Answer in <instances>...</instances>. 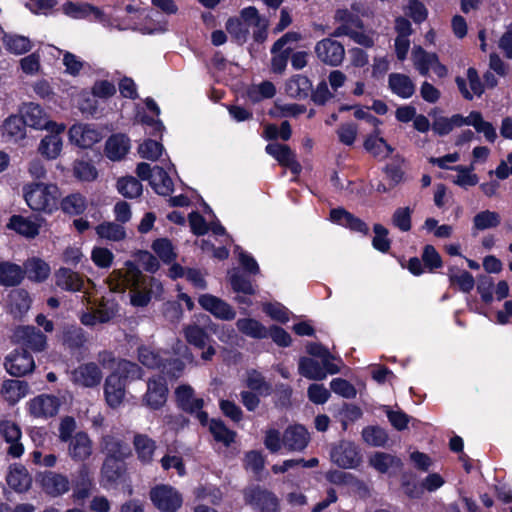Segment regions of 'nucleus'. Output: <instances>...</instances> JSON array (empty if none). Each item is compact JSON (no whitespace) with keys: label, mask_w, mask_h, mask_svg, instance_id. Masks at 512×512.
<instances>
[{"label":"nucleus","mask_w":512,"mask_h":512,"mask_svg":"<svg viewBox=\"0 0 512 512\" xmlns=\"http://www.w3.org/2000/svg\"><path fill=\"white\" fill-rule=\"evenodd\" d=\"M117 189L126 198H136L142 193V184L135 177L129 176L118 180Z\"/></svg>","instance_id":"4d7b16f0"},{"label":"nucleus","mask_w":512,"mask_h":512,"mask_svg":"<svg viewBox=\"0 0 512 512\" xmlns=\"http://www.w3.org/2000/svg\"><path fill=\"white\" fill-rule=\"evenodd\" d=\"M112 374L120 375V379L125 382L128 379H140L143 375V371L136 363L123 359L118 362L116 371Z\"/></svg>","instance_id":"5fc2aeb1"},{"label":"nucleus","mask_w":512,"mask_h":512,"mask_svg":"<svg viewBox=\"0 0 512 512\" xmlns=\"http://www.w3.org/2000/svg\"><path fill=\"white\" fill-rule=\"evenodd\" d=\"M40 484L45 493L50 496L57 497L60 496L70 489V481L67 476L48 471L40 476Z\"/></svg>","instance_id":"412c9836"},{"label":"nucleus","mask_w":512,"mask_h":512,"mask_svg":"<svg viewBox=\"0 0 512 512\" xmlns=\"http://www.w3.org/2000/svg\"><path fill=\"white\" fill-rule=\"evenodd\" d=\"M3 43L11 53L21 55L32 49V42L28 37L17 34H5Z\"/></svg>","instance_id":"37998d69"},{"label":"nucleus","mask_w":512,"mask_h":512,"mask_svg":"<svg viewBox=\"0 0 512 512\" xmlns=\"http://www.w3.org/2000/svg\"><path fill=\"white\" fill-rule=\"evenodd\" d=\"M411 214L412 210L409 207L397 208L392 215L393 225L403 232L410 231Z\"/></svg>","instance_id":"0e129e2a"},{"label":"nucleus","mask_w":512,"mask_h":512,"mask_svg":"<svg viewBox=\"0 0 512 512\" xmlns=\"http://www.w3.org/2000/svg\"><path fill=\"white\" fill-rule=\"evenodd\" d=\"M185 340L198 349H204L211 341L209 333L198 324H189L183 328Z\"/></svg>","instance_id":"72a5a7b5"},{"label":"nucleus","mask_w":512,"mask_h":512,"mask_svg":"<svg viewBox=\"0 0 512 512\" xmlns=\"http://www.w3.org/2000/svg\"><path fill=\"white\" fill-rule=\"evenodd\" d=\"M61 209L69 215H80L86 209V199L80 193H72L60 202Z\"/></svg>","instance_id":"49530a36"},{"label":"nucleus","mask_w":512,"mask_h":512,"mask_svg":"<svg viewBox=\"0 0 512 512\" xmlns=\"http://www.w3.org/2000/svg\"><path fill=\"white\" fill-rule=\"evenodd\" d=\"M86 342L85 333L82 328L77 326H68L63 330V343L71 349H77Z\"/></svg>","instance_id":"6e6d98bb"},{"label":"nucleus","mask_w":512,"mask_h":512,"mask_svg":"<svg viewBox=\"0 0 512 512\" xmlns=\"http://www.w3.org/2000/svg\"><path fill=\"white\" fill-rule=\"evenodd\" d=\"M94 490L93 478L87 467L82 466L73 482V498L77 502L86 500Z\"/></svg>","instance_id":"393cba45"},{"label":"nucleus","mask_w":512,"mask_h":512,"mask_svg":"<svg viewBox=\"0 0 512 512\" xmlns=\"http://www.w3.org/2000/svg\"><path fill=\"white\" fill-rule=\"evenodd\" d=\"M159 195H169L173 191V182L160 166H154V175L150 182Z\"/></svg>","instance_id":"c03bdc74"},{"label":"nucleus","mask_w":512,"mask_h":512,"mask_svg":"<svg viewBox=\"0 0 512 512\" xmlns=\"http://www.w3.org/2000/svg\"><path fill=\"white\" fill-rule=\"evenodd\" d=\"M175 396L178 406L185 412L193 414L202 425L208 423V414L201 409L204 406L202 398H195L194 390L190 385H181L175 390Z\"/></svg>","instance_id":"7ed1b4c3"},{"label":"nucleus","mask_w":512,"mask_h":512,"mask_svg":"<svg viewBox=\"0 0 512 512\" xmlns=\"http://www.w3.org/2000/svg\"><path fill=\"white\" fill-rule=\"evenodd\" d=\"M129 142V139L123 134L112 135L105 145L107 157L114 161L122 159L129 150Z\"/></svg>","instance_id":"2f4dec72"},{"label":"nucleus","mask_w":512,"mask_h":512,"mask_svg":"<svg viewBox=\"0 0 512 512\" xmlns=\"http://www.w3.org/2000/svg\"><path fill=\"white\" fill-rule=\"evenodd\" d=\"M448 276L451 284L457 285L463 292L468 293L474 288L475 280L468 271L451 267Z\"/></svg>","instance_id":"8fccbe9b"},{"label":"nucleus","mask_w":512,"mask_h":512,"mask_svg":"<svg viewBox=\"0 0 512 512\" xmlns=\"http://www.w3.org/2000/svg\"><path fill=\"white\" fill-rule=\"evenodd\" d=\"M95 230L99 237L110 241H121L126 237L125 228L115 222H104L98 225Z\"/></svg>","instance_id":"a18cd8bd"},{"label":"nucleus","mask_w":512,"mask_h":512,"mask_svg":"<svg viewBox=\"0 0 512 512\" xmlns=\"http://www.w3.org/2000/svg\"><path fill=\"white\" fill-rule=\"evenodd\" d=\"M54 277L56 286L65 291H81L84 287V279L82 276L69 268H60L55 272Z\"/></svg>","instance_id":"a878e982"},{"label":"nucleus","mask_w":512,"mask_h":512,"mask_svg":"<svg viewBox=\"0 0 512 512\" xmlns=\"http://www.w3.org/2000/svg\"><path fill=\"white\" fill-rule=\"evenodd\" d=\"M276 93L274 84L270 81H264L259 85H254L248 90V98L253 102H259L264 98H272Z\"/></svg>","instance_id":"bf43d9fd"},{"label":"nucleus","mask_w":512,"mask_h":512,"mask_svg":"<svg viewBox=\"0 0 512 512\" xmlns=\"http://www.w3.org/2000/svg\"><path fill=\"white\" fill-rule=\"evenodd\" d=\"M209 429L214 439L222 442L225 446H229L235 440L236 433L228 429L221 420L212 419Z\"/></svg>","instance_id":"603ef678"},{"label":"nucleus","mask_w":512,"mask_h":512,"mask_svg":"<svg viewBox=\"0 0 512 512\" xmlns=\"http://www.w3.org/2000/svg\"><path fill=\"white\" fill-rule=\"evenodd\" d=\"M21 116L12 115L8 117L4 124V134L14 141L21 140L26 135V125Z\"/></svg>","instance_id":"de8ad7c7"},{"label":"nucleus","mask_w":512,"mask_h":512,"mask_svg":"<svg viewBox=\"0 0 512 512\" xmlns=\"http://www.w3.org/2000/svg\"><path fill=\"white\" fill-rule=\"evenodd\" d=\"M414 66L423 76H427L430 68H433L439 60L435 53L426 52L421 46L414 47L412 51Z\"/></svg>","instance_id":"f704fd0d"},{"label":"nucleus","mask_w":512,"mask_h":512,"mask_svg":"<svg viewBox=\"0 0 512 512\" xmlns=\"http://www.w3.org/2000/svg\"><path fill=\"white\" fill-rule=\"evenodd\" d=\"M167 394L168 387L164 378H150L147 382V391L142 398L143 404L150 409L157 410L166 403Z\"/></svg>","instance_id":"f8f14e48"},{"label":"nucleus","mask_w":512,"mask_h":512,"mask_svg":"<svg viewBox=\"0 0 512 512\" xmlns=\"http://www.w3.org/2000/svg\"><path fill=\"white\" fill-rule=\"evenodd\" d=\"M246 385L249 389L257 392L258 394L268 395L271 392V385L266 382L263 375L256 370H250L247 372Z\"/></svg>","instance_id":"13d9d810"},{"label":"nucleus","mask_w":512,"mask_h":512,"mask_svg":"<svg viewBox=\"0 0 512 512\" xmlns=\"http://www.w3.org/2000/svg\"><path fill=\"white\" fill-rule=\"evenodd\" d=\"M307 352L322 360V364L329 371V374H336L340 372V366L333 363L336 358L330 353V351L319 343H309L306 346Z\"/></svg>","instance_id":"58836bf2"},{"label":"nucleus","mask_w":512,"mask_h":512,"mask_svg":"<svg viewBox=\"0 0 512 512\" xmlns=\"http://www.w3.org/2000/svg\"><path fill=\"white\" fill-rule=\"evenodd\" d=\"M9 312L14 318H22L30 309L31 299L27 291L23 289L12 290L8 296Z\"/></svg>","instance_id":"7c9ffc66"},{"label":"nucleus","mask_w":512,"mask_h":512,"mask_svg":"<svg viewBox=\"0 0 512 512\" xmlns=\"http://www.w3.org/2000/svg\"><path fill=\"white\" fill-rule=\"evenodd\" d=\"M24 278L23 269L11 262H0V285L16 286Z\"/></svg>","instance_id":"4c0bfd02"},{"label":"nucleus","mask_w":512,"mask_h":512,"mask_svg":"<svg viewBox=\"0 0 512 512\" xmlns=\"http://www.w3.org/2000/svg\"><path fill=\"white\" fill-rule=\"evenodd\" d=\"M310 442V434L302 425L287 427L282 435V444L285 449L292 452L303 451Z\"/></svg>","instance_id":"f3484780"},{"label":"nucleus","mask_w":512,"mask_h":512,"mask_svg":"<svg viewBox=\"0 0 512 512\" xmlns=\"http://www.w3.org/2000/svg\"><path fill=\"white\" fill-rule=\"evenodd\" d=\"M99 447L107 457L128 458L132 454L130 446L115 428L102 435Z\"/></svg>","instance_id":"423d86ee"},{"label":"nucleus","mask_w":512,"mask_h":512,"mask_svg":"<svg viewBox=\"0 0 512 512\" xmlns=\"http://www.w3.org/2000/svg\"><path fill=\"white\" fill-rule=\"evenodd\" d=\"M71 380L82 387H96L102 380V372L93 362L81 364L71 372Z\"/></svg>","instance_id":"2eb2a0df"},{"label":"nucleus","mask_w":512,"mask_h":512,"mask_svg":"<svg viewBox=\"0 0 512 512\" xmlns=\"http://www.w3.org/2000/svg\"><path fill=\"white\" fill-rule=\"evenodd\" d=\"M73 172L75 177L82 181H92L97 176L95 167L89 162L80 160L75 161L73 166Z\"/></svg>","instance_id":"338daca9"},{"label":"nucleus","mask_w":512,"mask_h":512,"mask_svg":"<svg viewBox=\"0 0 512 512\" xmlns=\"http://www.w3.org/2000/svg\"><path fill=\"white\" fill-rule=\"evenodd\" d=\"M28 392V383L21 380H5L1 393L10 404H15Z\"/></svg>","instance_id":"e433bc0d"},{"label":"nucleus","mask_w":512,"mask_h":512,"mask_svg":"<svg viewBox=\"0 0 512 512\" xmlns=\"http://www.w3.org/2000/svg\"><path fill=\"white\" fill-rule=\"evenodd\" d=\"M331 460L344 469L355 468L361 462L357 447L348 441H342L331 450Z\"/></svg>","instance_id":"ddd939ff"},{"label":"nucleus","mask_w":512,"mask_h":512,"mask_svg":"<svg viewBox=\"0 0 512 512\" xmlns=\"http://www.w3.org/2000/svg\"><path fill=\"white\" fill-rule=\"evenodd\" d=\"M133 446L140 462L143 464L152 462L157 448L156 442L153 439L146 434L137 433L133 438Z\"/></svg>","instance_id":"c85d7f7f"},{"label":"nucleus","mask_w":512,"mask_h":512,"mask_svg":"<svg viewBox=\"0 0 512 512\" xmlns=\"http://www.w3.org/2000/svg\"><path fill=\"white\" fill-rule=\"evenodd\" d=\"M138 360L149 369H159L163 365L161 356L149 347L141 346L138 348Z\"/></svg>","instance_id":"052dcab7"},{"label":"nucleus","mask_w":512,"mask_h":512,"mask_svg":"<svg viewBox=\"0 0 512 512\" xmlns=\"http://www.w3.org/2000/svg\"><path fill=\"white\" fill-rule=\"evenodd\" d=\"M0 435L10 444L7 449L8 455L18 458L23 454L24 447L19 442L21 430L17 424L11 421L0 422Z\"/></svg>","instance_id":"4be33fe9"},{"label":"nucleus","mask_w":512,"mask_h":512,"mask_svg":"<svg viewBox=\"0 0 512 512\" xmlns=\"http://www.w3.org/2000/svg\"><path fill=\"white\" fill-rule=\"evenodd\" d=\"M311 89V81L304 75L291 77L285 85L288 96L298 100L306 99L310 95Z\"/></svg>","instance_id":"c756f323"},{"label":"nucleus","mask_w":512,"mask_h":512,"mask_svg":"<svg viewBox=\"0 0 512 512\" xmlns=\"http://www.w3.org/2000/svg\"><path fill=\"white\" fill-rule=\"evenodd\" d=\"M369 463L380 473H386L389 468L400 467L402 465V462L399 458L384 452L374 453L370 457Z\"/></svg>","instance_id":"09e8293b"},{"label":"nucleus","mask_w":512,"mask_h":512,"mask_svg":"<svg viewBox=\"0 0 512 512\" xmlns=\"http://www.w3.org/2000/svg\"><path fill=\"white\" fill-rule=\"evenodd\" d=\"M226 30L239 44L244 43L249 34L248 26L240 18H229Z\"/></svg>","instance_id":"680f3d73"},{"label":"nucleus","mask_w":512,"mask_h":512,"mask_svg":"<svg viewBox=\"0 0 512 512\" xmlns=\"http://www.w3.org/2000/svg\"><path fill=\"white\" fill-rule=\"evenodd\" d=\"M331 390L347 399L354 398L356 396L355 387L345 379L335 378L330 383Z\"/></svg>","instance_id":"774afa93"},{"label":"nucleus","mask_w":512,"mask_h":512,"mask_svg":"<svg viewBox=\"0 0 512 512\" xmlns=\"http://www.w3.org/2000/svg\"><path fill=\"white\" fill-rule=\"evenodd\" d=\"M125 459L106 456L101 468L103 477L109 482L117 481L125 472Z\"/></svg>","instance_id":"ea45409f"},{"label":"nucleus","mask_w":512,"mask_h":512,"mask_svg":"<svg viewBox=\"0 0 512 512\" xmlns=\"http://www.w3.org/2000/svg\"><path fill=\"white\" fill-rule=\"evenodd\" d=\"M6 371L15 377H22L34 370L35 363L30 353L25 350H15L5 358Z\"/></svg>","instance_id":"9d476101"},{"label":"nucleus","mask_w":512,"mask_h":512,"mask_svg":"<svg viewBox=\"0 0 512 512\" xmlns=\"http://www.w3.org/2000/svg\"><path fill=\"white\" fill-rule=\"evenodd\" d=\"M107 282L113 292H124L129 289L131 304L136 307H145L151 300V291L148 286H153L156 280L148 279L135 264L127 262L126 269L113 271Z\"/></svg>","instance_id":"f257e3e1"},{"label":"nucleus","mask_w":512,"mask_h":512,"mask_svg":"<svg viewBox=\"0 0 512 512\" xmlns=\"http://www.w3.org/2000/svg\"><path fill=\"white\" fill-rule=\"evenodd\" d=\"M150 499L162 512H176L182 505V497L177 490L168 485H158L151 489Z\"/></svg>","instance_id":"20e7f679"},{"label":"nucleus","mask_w":512,"mask_h":512,"mask_svg":"<svg viewBox=\"0 0 512 512\" xmlns=\"http://www.w3.org/2000/svg\"><path fill=\"white\" fill-rule=\"evenodd\" d=\"M236 327L242 334L254 338H268V329L258 320L253 318H241L236 321Z\"/></svg>","instance_id":"473e14b6"},{"label":"nucleus","mask_w":512,"mask_h":512,"mask_svg":"<svg viewBox=\"0 0 512 512\" xmlns=\"http://www.w3.org/2000/svg\"><path fill=\"white\" fill-rule=\"evenodd\" d=\"M66 126L64 124H57L53 129H47L50 134L45 136L39 146V153L48 160L56 159L62 150L63 142L61 134L65 131Z\"/></svg>","instance_id":"dca6fc26"},{"label":"nucleus","mask_w":512,"mask_h":512,"mask_svg":"<svg viewBox=\"0 0 512 512\" xmlns=\"http://www.w3.org/2000/svg\"><path fill=\"white\" fill-rule=\"evenodd\" d=\"M364 441L371 446H383L387 440L388 435L386 431L378 426H369L362 431Z\"/></svg>","instance_id":"e2e57ef3"},{"label":"nucleus","mask_w":512,"mask_h":512,"mask_svg":"<svg viewBox=\"0 0 512 512\" xmlns=\"http://www.w3.org/2000/svg\"><path fill=\"white\" fill-rule=\"evenodd\" d=\"M8 228L15 230L20 235L28 238H34L39 234L40 225L35 221L25 218L21 215H13L7 225Z\"/></svg>","instance_id":"c9c22d12"},{"label":"nucleus","mask_w":512,"mask_h":512,"mask_svg":"<svg viewBox=\"0 0 512 512\" xmlns=\"http://www.w3.org/2000/svg\"><path fill=\"white\" fill-rule=\"evenodd\" d=\"M23 272L29 279L41 282L49 276L50 268L43 260L32 258L25 262Z\"/></svg>","instance_id":"79ce46f5"},{"label":"nucleus","mask_w":512,"mask_h":512,"mask_svg":"<svg viewBox=\"0 0 512 512\" xmlns=\"http://www.w3.org/2000/svg\"><path fill=\"white\" fill-rule=\"evenodd\" d=\"M500 222L499 213L490 210L481 211L473 217L474 229L481 231L496 228L500 225Z\"/></svg>","instance_id":"3c124183"},{"label":"nucleus","mask_w":512,"mask_h":512,"mask_svg":"<svg viewBox=\"0 0 512 512\" xmlns=\"http://www.w3.org/2000/svg\"><path fill=\"white\" fill-rule=\"evenodd\" d=\"M60 197V190L54 184L37 182L24 187L25 201L34 211L52 213L58 208Z\"/></svg>","instance_id":"f03ea898"},{"label":"nucleus","mask_w":512,"mask_h":512,"mask_svg":"<svg viewBox=\"0 0 512 512\" xmlns=\"http://www.w3.org/2000/svg\"><path fill=\"white\" fill-rule=\"evenodd\" d=\"M314 51L322 63L331 67L340 66L345 58L344 46L331 37L318 41Z\"/></svg>","instance_id":"39448f33"},{"label":"nucleus","mask_w":512,"mask_h":512,"mask_svg":"<svg viewBox=\"0 0 512 512\" xmlns=\"http://www.w3.org/2000/svg\"><path fill=\"white\" fill-rule=\"evenodd\" d=\"M68 134L70 142L80 148H91L102 139L100 131L90 124H74Z\"/></svg>","instance_id":"4468645a"},{"label":"nucleus","mask_w":512,"mask_h":512,"mask_svg":"<svg viewBox=\"0 0 512 512\" xmlns=\"http://www.w3.org/2000/svg\"><path fill=\"white\" fill-rule=\"evenodd\" d=\"M66 443L68 456L77 463L85 462L93 453V441L84 431L76 432Z\"/></svg>","instance_id":"9b49d317"},{"label":"nucleus","mask_w":512,"mask_h":512,"mask_svg":"<svg viewBox=\"0 0 512 512\" xmlns=\"http://www.w3.org/2000/svg\"><path fill=\"white\" fill-rule=\"evenodd\" d=\"M6 481L11 489L18 493H23L30 489L32 477L23 465L14 464L9 468Z\"/></svg>","instance_id":"b1692460"},{"label":"nucleus","mask_w":512,"mask_h":512,"mask_svg":"<svg viewBox=\"0 0 512 512\" xmlns=\"http://www.w3.org/2000/svg\"><path fill=\"white\" fill-rule=\"evenodd\" d=\"M228 281L236 294L254 295L255 289L250 279L239 270L233 269L228 273Z\"/></svg>","instance_id":"a19ab883"},{"label":"nucleus","mask_w":512,"mask_h":512,"mask_svg":"<svg viewBox=\"0 0 512 512\" xmlns=\"http://www.w3.org/2000/svg\"><path fill=\"white\" fill-rule=\"evenodd\" d=\"M245 502L259 512H278V499L276 496L259 486L244 490Z\"/></svg>","instance_id":"0eeeda50"},{"label":"nucleus","mask_w":512,"mask_h":512,"mask_svg":"<svg viewBox=\"0 0 512 512\" xmlns=\"http://www.w3.org/2000/svg\"><path fill=\"white\" fill-rule=\"evenodd\" d=\"M298 371L303 377L315 381L324 380L327 374H329V371L324 367L322 361L319 362L310 357H301L299 359Z\"/></svg>","instance_id":"bb28decb"},{"label":"nucleus","mask_w":512,"mask_h":512,"mask_svg":"<svg viewBox=\"0 0 512 512\" xmlns=\"http://www.w3.org/2000/svg\"><path fill=\"white\" fill-rule=\"evenodd\" d=\"M390 90L397 96L408 99L415 93V84L411 78L402 73H391L388 78Z\"/></svg>","instance_id":"cd10ccee"},{"label":"nucleus","mask_w":512,"mask_h":512,"mask_svg":"<svg viewBox=\"0 0 512 512\" xmlns=\"http://www.w3.org/2000/svg\"><path fill=\"white\" fill-rule=\"evenodd\" d=\"M60 400L53 395H39L29 402V411L36 418L53 417L58 413Z\"/></svg>","instance_id":"aec40b11"},{"label":"nucleus","mask_w":512,"mask_h":512,"mask_svg":"<svg viewBox=\"0 0 512 512\" xmlns=\"http://www.w3.org/2000/svg\"><path fill=\"white\" fill-rule=\"evenodd\" d=\"M198 303L205 311L209 312L216 319L222 321H232L236 318V310L234 307L212 294H202L198 298Z\"/></svg>","instance_id":"6e6552de"},{"label":"nucleus","mask_w":512,"mask_h":512,"mask_svg":"<svg viewBox=\"0 0 512 512\" xmlns=\"http://www.w3.org/2000/svg\"><path fill=\"white\" fill-rule=\"evenodd\" d=\"M470 125L473 126L477 132L483 133L485 138L489 142H494L496 140L497 133L495 128L490 122H487L483 119L482 114L480 112H471Z\"/></svg>","instance_id":"864d4df0"},{"label":"nucleus","mask_w":512,"mask_h":512,"mask_svg":"<svg viewBox=\"0 0 512 512\" xmlns=\"http://www.w3.org/2000/svg\"><path fill=\"white\" fill-rule=\"evenodd\" d=\"M266 152L273 156L280 165L288 168L295 175L301 172V165L296 160L295 153L288 145L280 143H270L265 148Z\"/></svg>","instance_id":"6ab92c4d"},{"label":"nucleus","mask_w":512,"mask_h":512,"mask_svg":"<svg viewBox=\"0 0 512 512\" xmlns=\"http://www.w3.org/2000/svg\"><path fill=\"white\" fill-rule=\"evenodd\" d=\"M21 118L24 120L26 126L35 129H53L57 126L56 122L48 120L42 108L35 103L24 104L20 110Z\"/></svg>","instance_id":"a211bd4d"},{"label":"nucleus","mask_w":512,"mask_h":512,"mask_svg":"<svg viewBox=\"0 0 512 512\" xmlns=\"http://www.w3.org/2000/svg\"><path fill=\"white\" fill-rule=\"evenodd\" d=\"M125 386L124 380L120 379L118 374H110L104 384V393L107 404L112 407H118L125 397Z\"/></svg>","instance_id":"5701e85b"},{"label":"nucleus","mask_w":512,"mask_h":512,"mask_svg":"<svg viewBox=\"0 0 512 512\" xmlns=\"http://www.w3.org/2000/svg\"><path fill=\"white\" fill-rule=\"evenodd\" d=\"M152 248L155 253L166 263L175 258L171 242L166 238L157 239L153 242Z\"/></svg>","instance_id":"69168bd1"},{"label":"nucleus","mask_w":512,"mask_h":512,"mask_svg":"<svg viewBox=\"0 0 512 512\" xmlns=\"http://www.w3.org/2000/svg\"><path fill=\"white\" fill-rule=\"evenodd\" d=\"M13 340L36 352L43 351L47 345L46 336L34 326L17 327L13 333Z\"/></svg>","instance_id":"1a4fd4ad"}]
</instances>
